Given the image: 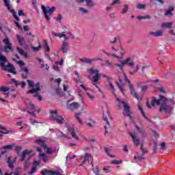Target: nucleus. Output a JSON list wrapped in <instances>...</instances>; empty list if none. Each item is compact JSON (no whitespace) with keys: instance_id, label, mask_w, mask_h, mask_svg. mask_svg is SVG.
I'll return each instance as SVG.
<instances>
[{"instance_id":"obj_1","label":"nucleus","mask_w":175,"mask_h":175,"mask_svg":"<svg viewBox=\"0 0 175 175\" xmlns=\"http://www.w3.org/2000/svg\"><path fill=\"white\" fill-rule=\"evenodd\" d=\"M160 100L163 102L160 105V111L170 113L173 111V105L175 104L174 100L172 98H166L163 95H160Z\"/></svg>"},{"instance_id":"obj_2","label":"nucleus","mask_w":175,"mask_h":175,"mask_svg":"<svg viewBox=\"0 0 175 175\" xmlns=\"http://www.w3.org/2000/svg\"><path fill=\"white\" fill-rule=\"evenodd\" d=\"M88 72L90 75H94L92 77V84L98 90V91L100 92V89H99V87H98V81H99V77H100V74H99V70L95 69V68H88Z\"/></svg>"},{"instance_id":"obj_3","label":"nucleus","mask_w":175,"mask_h":175,"mask_svg":"<svg viewBox=\"0 0 175 175\" xmlns=\"http://www.w3.org/2000/svg\"><path fill=\"white\" fill-rule=\"evenodd\" d=\"M125 65H128L131 69H133V66H135V62H132V59L131 57H128L124 61H120V64H114V66L119 67L120 72H122Z\"/></svg>"},{"instance_id":"obj_4","label":"nucleus","mask_w":175,"mask_h":175,"mask_svg":"<svg viewBox=\"0 0 175 175\" xmlns=\"http://www.w3.org/2000/svg\"><path fill=\"white\" fill-rule=\"evenodd\" d=\"M117 102L123 105V107L124 109V111L123 112L124 116L128 117L131 121H132V116H131V107L129 106L128 103H125V101H121L120 98H116Z\"/></svg>"},{"instance_id":"obj_5","label":"nucleus","mask_w":175,"mask_h":175,"mask_svg":"<svg viewBox=\"0 0 175 175\" xmlns=\"http://www.w3.org/2000/svg\"><path fill=\"white\" fill-rule=\"evenodd\" d=\"M35 143H36L37 144H40V146H41V147H42L44 150H46V154H51L55 152V149H53V148L47 147V145L46 144V142H44V140L42 139H36L35 141Z\"/></svg>"},{"instance_id":"obj_6","label":"nucleus","mask_w":175,"mask_h":175,"mask_svg":"<svg viewBox=\"0 0 175 175\" xmlns=\"http://www.w3.org/2000/svg\"><path fill=\"white\" fill-rule=\"evenodd\" d=\"M42 10L44 13V16L47 21H50V16H51V12H55V7H46L43 5H41Z\"/></svg>"},{"instance_id":"obj_7","label":"nucleus","mask_w":175,"mask_h":175,"mask_svg":"<svg viewBox=\"0 0 175 175\" xmlns=\"http://www.w3.org/2000/svg\"><path fill=\"white\" fill-rule=\"evenodd\" d=\"M123 76L124 77L125 81H126V83H128L129 84L131 95L133 96V98L139 100V95H137L136 90H135V88H133V85H132V83H131V81L128 79V77H126V75H125V73H123Z\"/></svg>"},{"instance_id":"obj_8","label":"nucleus","mask_w":175,"mask_h":175,"mask_svg":"<svg viewBox=\"0 0 175 175\" xmlns=\"http://www.w3.org/2000/svg\"><path fill=\"white\" fill-rule=\"evenodd\" d=\"M79 61H81L82 64H92V62H96V61H103V59L102 58H93V59L79 58Z\"/></svg>"},{"instance_id":"obj_9","label":"nucleus","mask_w":175,"mask_h":175,"mask_svg":"<svg viewBox=\"0 0 175 175\" xmlns=\"http://www.w3.org/2000/svg\"><path fill=\"white\" fill-rule=\"evenodd\" d=\"M68 133L72 136V139H75V140H79V137L77 136V129L68 127Z\"/></svg>"},{"instance_id":"obj_10","label":"nucleus","mask_w":175,"mask_h":175,"mask_svg":"<svg viewBox=\"0 0 175 175\" xmlns=\"http://www.w3.org/2000/svg\"><path fill=\"white\" fill-rule=\"evenodd\" d=\"M54 36H56L57 38H64L65 40H69L70 39V36H72V33L68 32L66 34L62 33H53Z\"/></svg>"},{"instance_id":"obj_11","label":"nucleus","mask_w":175,"mask_h":175,"mask_svg":"<svg viewBox=\"0 0 175 175\" xmlns=\"http://www.w3.org/2000/svg\"><path fill=\"white\" fill-rule=\"evenodd\" d=\"M20 72H22L21 77L22 79H28V76L29 75V70L27 67H21Z\"/></svg>"},{"instance_id":"obj_12","label":"nucleus","mask_w":175,"mask_h":175,"mask_svg":"<svg viewBox=\"0 0 175 175\" xmlns=\"http://www.w3.org/2000/svg\"><path fill=\"white\" fill-rule=\"evenodd\" d=\"M80 104L78 103H72L67 105V109H68V110H71L72 111H73V110H77V109H80Z\"/></svg>"},{"instance_id":"obj_13","label":"nucleus","mask_w":175,"mask_h":175,"mask_svg":"<svg viewBox=\"0 0 175 175\" xmlns=\"http://www.w3.org/2000/svg\"><path fill=\"white\" fill-rule=\"evenodd\" d=\"M40 165V161H35L33 163V167L30 172H28V174L31 175L36 172V170L38 169V166Z\"/></svg>"},{"instance_id":"obj_14","label":"nucleus","mask_w":175,"mask_h":175,"mask_svg":"<svg viewBox=\"0 0 175 175\" xmlns=\"http://www.w3.org/2000/svg\"><path fill=\"white\" fill-rule=\"evenodd\" d=\"M129 135H130L131 137L133 139L134 145L136 146V147H137V146H139V144H140V140H139V139H137L136 134H135L134 133H130Z\"/></svg>"},{"instance_id":"obj_15","label":"nucleus","mask_w":175,"mask_h":175,"mask_svg":"<svg viewBox=\"0 0 175 175\" xmlns=\"http://www.w3.org/2000/svg\"><path fill=\"white\" fill-rule=\"evenodd\" d=\"M103 118L106 124V125L104 126V128L105 129V133H109V132L107 131V129H110V128H111V126H110V123H109V120H107V116L106 115L103 114Z\"/></svg>"},{"instance_id":"obj_16","label":"nucleus","mask_w":175,"mask_h":175,"mask_svg":"<svg viewBox=\"0 0 175 175\" xmlns=\"http://www.w3.org/2000/svg\"><path fill=\"white\" fill-rule=\"evenodd\" d=\"M16 158H14L13 160L9 157L7 160V163H8V166L10 169H13L14 167V163H16Z\"/></svg>"},{"instance_id":"obj_17","label":"nucleus","mask_w":175,"mask_h":175,"mask_svg":"<svg viewBox=\"0 0 175 175\" xmlns=\"http://www.w3.org/2000/svg\"><path fill=\"white\" fill-rule=\"evenodd\" d=\"M61 50L63 54L68 53V50H69V44H68L66 42H64L62 45Z\"/></svg>"},{"instance_id":"obj_18","label":"nucleus","mask_w":175,"mask_h":175,"mask_svg":"<svg viewBox=\"0 0 175 175\" xmlns=\"http://www.w3.org/2000/svg\"><path fill=\"white\" fill-rule=\"evenodd\" d=\"M12 83H13L15 85H21L22 88H24L25 85H27V83L24 81H21V83L18 82V81L16 80L15 79H11Z\"/></svg>"},{"instance_id":"obj_19","label":"nucleus","mask_w":175,"mask_h":175,"mask_svg":"<svg viewBox=\"0 0 175 175\" xmlns=\"http://www.w3.org/2000/svg\"><path fill=\"white\" fill-rule=\"evenodd\" d=\"M150 35H152V36H154V38H158V36H162V35H163V32L162 31V30H159L157 31L156 32L154 31H150Z\"/></svg>"},{"instance_id":"obj_20","label":"nucleus","mask_w":175,"mask_h":175,"mask_svg":"<svg viewBox=\"0 0 175 175\" xmlns=\"http://www.w3.org/2000/svg\"><path fill=\"white\" fill-rule=\"evenodd\" d=\"M27 155H29V152L27 150H24L21 155L19 161H21V162H24V161H25V157H27Z\"/></svg>"},{"instance_id":"obj_21","label":"nucleus","mask_w":175,"mask_h":175,"mask_svg":"<svg viewBox=\"0 0 175 175\" xmlns=\"http://www.w3.org/2000/svg\"><path fill=\"white\" fill-rule=\"evenodd\" d=\"M58 172L56 171H51V170H42L41 171V174L42 175H54L57 174Z\"/></svg>"},{"instance_id":"obj_22","label":"nucleus","mask_w":175,"mask_h":175,"mask_svg":"<svg viewBox=\"0 0 175 175\" xmlns=\"http://www.w3.org/2000/svg\"><path fill=\"white\" fill-rule=\"evenodd\" d=\"M119 81L120 83H118V81H116V84L118 87L120 92H122V94H123V95H125V93L124 92V89L122 88V85H121V84H122V79H121V78H119Z\"/></svg>"},{"instance_id":"obj_23","label":"nucleus","mask_w":175,"mask_h":175,"mask_svg":"<svg viewBox=\"0 0 175 175\" xmlns=\"http://www.w3.org/2000/svg\"><path fill=\"white\" fill-rule=\"evenodd\" d=\"M161 105V100H157L155 97H152V101H151V105L152 106H159Z\"/></svg>"},{"instance_id":"obj_24","label":"nucleus","mask_w":175,"mask_h":175,"mask_svg":"<svg viewBox=\"0 0 175 175\" xmlns=\"http://www.w3.org/2000/svg\"><path fill=\"white\" fill-rule=\"evenodd\" d=\"M58 116V111L57 110L51 111L50 117L51 120H55Z\"/></svg>"},{"instance_id":"obj_25","label":"nucleus","mask_w":175,"mask_h":175,"mask_svg":"<svg viewBox=\"0 0 175 175\" xmlns=\"http://www.w3.org/2000/svg\"><path fill=\"white\" fill-rule=\"evenodd\" d=\"M138 109H139V111L141 112L142 117H144V118H145V120H146V121H149L148 118H147V116H146V113L144 112V111H143V108L142 107V105L140 104H138Z\"/></svg>"},{"instance_id":"obj_26","label":"nucleus","mask_w":175,"mask_h":175,"mask_svg":"<svg viewBox=\"0 0 175 175\" xmlns=\"http://www.w3.org/2000/svg\"><path fill=\"white\" fill-rule=\"evenodd\" d=\"M16 49H17V51L19 53V54H21V55L25 57V58H27V57H28V53H27V52L24 51V50H23L21 48L17 47Z\"/></svg>"},{"instance_id":"obj_27","label":"nucleus","mask_w":175,"mask_h":175,"mask_svg":"<svg viewBox=\"0 0 175 175\" xmlns=\"http://www.w3.org/2000/svg\"><path fill=\"white\" fill-rule=\"evenodd\" d=\"M16 39L18 41L20 46H23L24 43H25L24 38H21L18 34H16Z\"/></svg>"},{"instance_id":"obj_28","label":"nucleus","mask_w":175,"mask_h":175,"mask_svg":"<svg viewBox=\"0 0 175 175\" xmlns=\"http://www.w3.org/2000/svg\"><path fill=\"white\" fill-rule=\"evenodd\" d=\"M4 51H5V53H9V51H13V48H12V44H5L4 46Z\"/></svg>"},{"instance_id":"obj_29","label":"nucleus","mask_w":175,"mask_h":175,"mask_svg":"<svg viewBox=\"0 0 175 175\" xmlns=\"http://www.w3.org/2000/svg\"><path fill=\"white\" fill-rule=\"evenodd\" d=\"M40 158L43 161V162H47L49 161V157L44 153H41L39 154Z\"/></svg>"},{"instance_id":"obj_30","label":"nucleus","mask_w":175,"mask_h":175,"mask_svg":"<svg viewBox=\"0 0 175 175\" xmlns=\"http://www.w3.org/2000/svg\"><path fill=\"white\" fill-rule=\"evenodd\" d=\"M39 91H40V88H32L31 90H29L28 92H27V94H36L38 92H39Z\"/></svg>"},{"instance_id":"obj_31","label":"nucleus","mask_w":175,"mask_h":175,"mask_svg":"<svg viewBox=\"0 0 175 175\" xmlns=\"http://www.w3.org/2000/svg\"><path fill=\"white\" fill-rule=\"evenodd\" d=\"M86 1V6L88 8H94L95 6V4L94 3V1L92 0H85Z\"/></svg>"},{"instance_id":"obj_32","label":"nucleus","mask_w":175,"mask_h":175,"mask_svg":"<svg viewBox=\"0 0 175 175\" xmlns=\"http://www.w3.org/2000/svg\"><path fill=\"white\" fill-rule=\"evenodd\" d=\"M90 158H92V155L90 153H86L83 162H90Z\"/></svg>"},{"instance_id":"obj_33","label":"nucleus","mask_w":175,"mask_h":175,"mask_svg":"<svg viewBox=\"0 0 175 175\" xmlns=\"http://www.w3.org/2000/svg\"><path fill=\"white\" fill-rule=\"evenodd\" d=\"M4 5L5 8H7L8 11L10 12L12 10L10 9V3L9 2V0H3Z\"/></svg>"},{"instance_id":"obj_34","label":"nucleus","mask_w":175,"mask_h":175,"mask_svg":"<svg viewBox=\"0 0 175 175\" xmlns=\"http://www.w3.org/2000/svg\"><path fill=\"white\" fill-rule=\"evenodd\" d=\"M109 85L112 91V94H113V95L115 96H117V94H116V89L114 88V85H113V83L111 82H109Z\"/></svg>"},{"instance_id":"obj_35","label":"nucleus","mask_w":175,"mask_h":175,"mask_svg":"<svg viewBox=\"0 0 175 175\" xmlns=\"http://www.w3.org/2000/svg\"><path fill=\"white\" fill-rule=\"evenodd\" d=\"M10 13L12 14L13 17L17 21H20V18H18V16H17V14H16V11L14 10H11Z\"/></svg>"},{"instance_id":"obj_36","label":"nucleus","mask_w":175,"mask_h":175,"mask_svg":"<svg viewBox=\"0 0 175 175\" xmlns=\"http://www.w3.org/2000/svg\"><path fill=\"white\" fill-rule=\"evenodd\" d=\"M13 59V61L16 62V64H18L20 69H21V68H23V66H24V65H25V63H24V62H23L21 60L16 61V59Z\"/></svg>"},{"instance_id":"obj_37","label":"nucleus","mask_w":175,"mask_h":175,"mask_svg":"<svg viewBox=\"0 0 175 175\" xmlns=\"http://www.w3.org/2000/svg\"><path fill=\"white\" fill-rule=\"evenodd\" d=\"M55 120L57 121L58 124H64V122H65V120L62 118V116H59L57 118H56Z\"/></svg>"},{"instance_id":"obj_38","label":"nucleus","mask_w":175,"mask_h":175,"mask_svg":"<svg viewBox=\"0 0 175 175\" xmlns=\"http://www.w3.org/2000/svg\"><path fill=\"white\" fill-rule=\"evenodd\" d=\"M44 48L46 49V51H50V46H49V44L46 40H43Z\"/></svg>"},{"instance_id":"obj_39","label":"nucleus","mask_w":175,"mask_h":175,"mask_svg":"<svg viewBox=\"0 0 175 175\" xmlns=\"http://www.w3.org/2000/svg\"><path fill=\"white\" fill-rule=\"evenodd\" d=\"M172 22H170V23H163L162 25H161V27H163V28H172Z\"/></svg>"},{"instance_id":"obj_40","label":"nucleus","mask_w":175,"mask_h":175,"mask_svg":"<svg viewBox=\"0 0 175 175\" xmlns=\"http://www.w3.org/2000/svg\"><path fill=\"white\" fill-rule=\"evenodd\" d=\"M80 113H75V118L79 124H83V120L80 118Z\"/></svg>"},{"instance_id":"obj_41","label":"nucleus","mask_w":175,"mask_h":175,"mask_svg":"<svg viewBox=\"0 0 175 175\" xmlns=\"http://www.w3.org/2000/svg\"><path fill=\"white\" fill-rule=\"evenodd\" d=\"M140 150L142 151V155H144L148 152V151L144 148V145L143 144H141Z\"/></svg>"},{"instance_id":"obj_42","label":"nucleus","mask_w":175,"mask_h":175,"mask_svg":"<svg viewBox=\"0 0 175 175\" xmlns=\"http://www.w3.org/2000/svg\"><path fill=\"white\" fill-rule=\"evenodd\" d=\"M27 83L28 85L31 87V88H33V87H35V83H33V81L27 79Z\"/></svg>"},{"instance_id":"obj_43","label":"nucleus","mask_w":175,"mask_h":175,"mask_svg":"<svg viewBox=\"0 0 175 175\" xmlns=\"http://www.w3.org/2000/svg\"><path fill=\"white\" fill-rule=\"evenodd\" d=\"M10 89L9 88H6L5 86H1L0 88V92H8Z\"/></svg>"},{"instance_id":"obj_44","label":"nucleus","mask_w":175,"mask_h":175,"mask_svg":"<svg viewBox=\"0 0 175 175\" xmlns=\"http://www.w3.org/2000/svg\"><path fill=\"white\" fill-rule=\"evenodd\" d=\"M105 64L110 68H113V66H114V63H113V62H110L109 59L105 60Z\"/></svg>"},{"instance_id":"obj_45","label":"nucleus","mask_w":175,"mask_h":175,"mask_svg":"<svg viewBox=\"0 0 175 175\" xmlns=\"http://www.w3.org/2000/svg\"><path fill=\"white\" fill-rule=\"evenodd\" d=\"M138 20H146V19H150L151 18V16L150 15H146L145 16H137Z\"/></svg>"},{"instance_id":"obj_46","label":"nucleus","mask_w":175,"mask_h":175,"mask_svg":"<svg viewBox=\"0 0 175 175\" xmlns=\"http://www.w3.org/2000/svg\"><path fill=\"white\" fill-rule=\"evenodd\" d=\"M104 54H106V55H107L108 57H114L115 58H120V56L118 55H116L115 54H111V53H109L106 51H104Z\"/></svg>"},{"instance_id":"obj_47","label":"nucleus","mask_w":175,"mask_h":175,"mask_svg":"<svg viewBox=\"0 0 175 175\" xmlns=\"http://www.w3.org/2000/svg\"><path fill=\"white\" fill-rule=\"evenodd\" d=\"M139 70V66L137 65L135 67V69L133 71H129V74L132 75H135V73L137 72V71Z\"/></svg>"},{"instance_id":"obj_48","label":"nucleus","mask_w":175,"mask_h":175,"mask_svg":"<svg viewBox=\"0 0 175 175\" xmlns=\"http://www.w3.org/2000/svg\"><path fill=\"white\" fill-rule=\"evenodd\" d=\"M3 150H13V145H7L2 147Z\"/></svg>"},{"instance_id":"obj_49","label":"nucleus","mask_w":175,"mask_h":175,"mask_svg":"<svg viewBox=\"0 0 175 175\" xmlns=\"http://www.w3.org/2000/svg\"><path fill=\"white\" fill-rule=\"evenodd\" d=\"M105 154H107L109 157H111V158H113V155L110 154V148H105Z\"/></svg>"},{"instance_id":"obj_50","label":"nucleus","mask_w":175,"mask_h":175,"mask_svg":"<svg viewBox=\"0 0 175 175\" xmlns=\"http://www.w3.org/2000/svg\"><path fill=\"white\" fill-rule=\"evenodd\" d=\"M21 146H16L15 147V151L17 154V155H20V152H21Z\"/></svg>"},{"instance_id":"obj_51","label":"nucleus","mask_w":175,"mask_h":175,"mask_svg":"<svg viewBox=\"0 0 175 175\" xmlns=\"http://www.w3.org/2000/svg\"><path fill=\"white\" fill-rule=\"evenodd\" d=\"M93 172L96 175H99V168L98 165H96L95 167H93Z\"/></svg>"},{"instance_id":"obj_52","label":"nucleus","mask_w":175,"mask_h":175,"mask_svg":"<svg viewBox=\"0 0 175 175\" xmlns=\"http://www.w3.org/2000/svg\"><path fill=\"white\" fill-rule=\"evenodd\" d=\"M126 12H128V5H124L123 10L121 11V14H125V13H126Z\"/></svg>"},{"instance_id":"obj_53","label":"nucleus","mask_w":175,"mask_h":175,"mask_svg":"<svg viewBox=\"0 0 175 175\" xmlns=\"http://www.w3.org/2000/svg\"><path fill=\"white\" fill-rule=\"evenodd\" d=\"M160 147H161V150H166V143L162 142L161 144L160 145Z\"/></svg>"},{"instance_id":"obj_54","label":"nucleus","mask_w":175,"mask_h":175,"mask_svg":"<svg viewBox=\"0 0 175 175\" xmlns=\"http://www.w3.org/2000/svg\"><path fill=\"white\" fill-rule=\"evenodd\" d=\"M79 12H81L82 13H84V14L88 13V10H85L84 8H79Z\"/></svg>"},{"instance_id":"obj_55","label":"nucleus","mask_w":175,"mask_h":175,"mask_svg":"<svg viewBox=\"0 0 175 175\" xmlns=\"http://www.w3.org/2000/svg\"><path fill=\"white\" fill-rule=\"evenodd\" d=\"M118 41V37H115L113 39H111L110 40V43H117V42Z\"/></svg>"},{"instance_id":"obj_56","label":"nucleus","mask_w":175,"mask_h":175,"mask_svg":"<svg viewBox=\"0 0 175 175\" xmlns=\"http://www.w3.org/2000/svg\"><path fill=\"white\" fill-rule=\"evenodd\" d=\"M154 146H153V152H157V148L158 147V144L157 142H153Z\"/></svg>"},{"instance_id":"obj_57","label":"nucleus","mask_w":175,"mask_h":175,"mask_svg":"<svg viewBox=\"0 0 175 175\" xmlns=\"http://www.w3.org/2000/svg\"><path fill=\"white\" fill-rule=\"evenodd\" d=\"M111 163H112L113 165H120V163H121V161H118V160H113L111 161Z\"/></svg>"},{"instance_id":"obj_58","label":"nucleus","mask_w":175,"mask_h":175,"mask_svg":"<svg viewBox=\"0 0 175 175\" xmlns=\"http://www.w3.org/2000/svg\"><path fill=\"white\" fill-rule=\"evenodd\" d=\"M146 8V5L144 4H138L137 5V9H144Z\"/></svg>"},{"instance_id":"obj_59","label":"nucleus","mask_w":175,"mask_h":175,"mask_svg":"<svg viewBox=\"0 0 175 175\" xmlns=\"http://www.w3.org/2000/svg\"><path fill=\"white\" fill-rule=\"evenodd\" d=\"M64 64V59H62L60 61L55 62V65H62Z\"/></svg>"},{"instance_id":"obj_60","label":"nucleus","mask_w":175,"mask_h":175,"mask_svg":"<svg viewBox=\"0 0 175 175\" xmlns=\"http://www.w3.org/2000/svg\"><path fill=\"white\" fill-rule=\"evenodd\" d=\"M28 108L32 111H35V105H33L32 103L29 104Z\"/></svg>"},{"instance_id":"obj_61","label":"nucleus","mask_w":175,"mask_h":175,"mask_svg":"<svg viewBox=\"0 0 175 175\" xmlns=\"http://www.w3.org/2000/svg\"><path fill=\"white\" fill-rule=\"evenodd\" d=\"M58 136L59 137H68V135H66L65 133H64L63 132L60 131Z\"/></svg>"},{"instance_id":"obj_62","label":"nucleus","mask_w":175,"mask_h":175,"mask_svg":"<svg viewBox=\"0 0 175 175\" xmlns=\"http://www.w3.org/2000/svg\"><path fill=\"white\" fill-rule=\"evenodd\" d=\"M3 43H5V44L6 45V44H10V41H9V38H4L3 40Z\"/></svg>"},{"instance_id":"obj_63","label":"nucleus","mask_w":175,"mask_h":175,"mask_svg":"<svg viewBox=\"0 0 175 175\" xmlns=\"http://www.w3.org/2000/svg\"><path fill=\"white\" fill-rule=\"evenodd\" d=\"M32 50L34 51L35 52L40 51V46H38L37 47L33 46Z\"/></svg>"},{"instance_id":"obj_64","label":"nucleus","mask_w":175,"mask_h":175,"mask_svg":"<svg viewBox=\"0 0 175 175\" xmlns=\"http://www.w3.org/2000/svg\"><path fill=\"white\" fill-rule=\"evenodd\" d=\"M120 4V0H114L112 3L111 5H118Z\"/></svg>"}]
</instances>
